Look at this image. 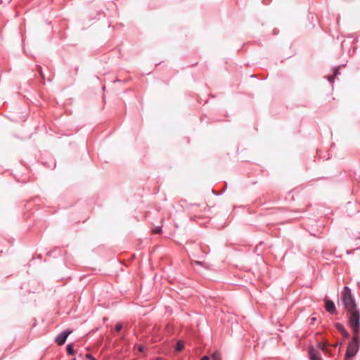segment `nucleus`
Returning a JSON list of instances; mask_svg holds the SVG:
<instances>
[{"label":"nucleus","instance_id":"1","mask_svg":"<svg viewBox=\"0 0 360 360\" xmlns=\"http://www.w3.org/2000/svg\"><path fill=\"white\" fill-rule=\"evenodd\" d=\"M341 300L347 311L349 324H352L353 321L360 323V312L356 309V304L350 289L347 286L343 288Z\"/></svg>","mask_w":360,"mask_h":360},{"label":"nucleus","instance_id":"2","mask_svg":"<svg viewBox=\"0 0 360 360\" xmlns=\"http://www.w3.org/2000/svg\"><path fill=\"white\" fill-rule=\"evenodd\" d=\"M349 326L352 330L353 337L348 344L345 360L353 358L359 351L360 346V323H357V321H353V323L349 324Z\"/></svg>","mask_w":360,"mask_h":360},{"label":"nucleus","instance_id":"3","mask_svg":"<svg viewBox=\"0 0 360 360\" xmlns=\"http://www.w3.org/2000/svg\"><path fill=\"white\" fill-rule=\"evenodd\" d=\"M72 333L71 330H66V331H64L61 333H60L59 335H57V337L56 338V342L58 345H63L65 344V341H66V339L68 337V335Z\"/></svg>","mask_w":360,"mask_h":360},{"label":"nucleus","instance_id":"4","mask_svg":"<svg viewBox=\"0 0 360 360\" xmlns=\"http://www.w3.org/2000/svg\"><path fill=\"white\" fill-rule=\"evenodd\" d=\"M325 307L326 311L330 314H334L336 311L334 302L329 300L326 301Z\"/></svg>","mask_w":360,"mask_h":360},{"label":"nucleus","instance_id":"5","mask_svg":"<svg viewBox=\"0 0 360 360\" xmlns=\"http://www.w3.org/2000/svg\"><path fill=\"white\" fill-rule=\"evenodd\" d=\"M309 356L311 360H321L319 352L314 348L310 349Z\"/></svg>","mask_w":360,"mask_h":360},{"label":"nucleus","instance_id":"6","mask_svg":"<svg viewBox=\"0 0 360 360\" xmlns=\"http://www.w3.org/2000/svg\"><path fill=\"white\" fill-rule=\"evenodd\" d=\"M336 328L341 333V334L342 335V336L344 338H348L349 336V333L347 332V330L345 329V328L343 327V326H342L341 324L340 323H337L336 325Z\"/></svg>","mask_w":360,"mask_h":360},{"label":"nucleus","instance_id":"7","mask_svg":"<svg viewBox=\"0 0 360 360\" xmlns=\"http://www.w3.org/2000/svg\"><path fill=\"white\" fill-rule=\"evenodd\" d=\"M184 342L181 340H179L176 345L175 349L177 352H180L184 349Z\"/></svg>","mask_w":360,"mask_h":360},{"label":"nucleus","instance_id":"8","mask_svg":"<svg viewBox=\"0 0 360 360\" xmlns=\"http://www.w3.org/2000/svg\"><path fill=\"white\" fill-rule=\"evenodd\" d=\"M318 347L326 354L330 353V351L326 347V345L323 343H319Z\"/></svg>","mask_w":360,"mask_h":360},{"label":"nucleus","instance_id":"9","mask_svg":"<svg viewBox=\"0 0 360 360\" xmlns=\"http://www.w3.org/2000/svg\"><path fill=\"white\" fill-rule=\"evenodd\" d=\"M67 352L69 354H75V351L73 349L72 345H71V344L68 345V346H67Z\"/></svg>","mask_w":360,"mask_h":360},{"label":"nucleus","instance_id":"10","mask_svg":"<svg viewBox=\"0 0 360 360\" xmlns=\"http://www.w3.org/2000/svg\"><path fill=\"white\" fill-rule=\"evenodd\" d=\"M212 358L213 360H221L220 354L218 352H214L212 354Z\"/></svg>","mask_w":360,"mask_h":360},{"label":"nucleus","instance_id":"11","mask_svg":"<svg viewBox=\"0 0 360 360\" xmlns=\"http://www.w3.org/2000/svg\"><path fill=\"white\" fill-rule=\"evenodd\" d=\"M161 232V228L160 227H158V228H155L154 229L153 231H152V233H160Z\"/></svg>","mask_w":360,"mask_h":360},{"label":"nucleus","instance_id":"12","mask_svg":"<svg viewBox=\"0 0 360 360\" xmlns=\"http://www.w3.org/2000/svg\"><path fill=\"white\" fill-rule=\"evenodd\" d=\"M122 328V325L121 323H117L115 326V330H116L117 332L120 331Z\"/></svg>","mask_w":360,"mask_h":360},{"label":"nucleus","instance_id":"13","mask_svg":"<svg viewBox=\"0 0 360 360\" xmlns=\"http://www.w3.org/2000/svg\"><path fill=\"white\" fill-rule=\"evenodd\" d=\"M86 358L89 359V360H93L95 358L90 354H86Z\"/></svg>","mask_w":360,"mask_h":360},{"label":"nucleus","instance_id":"14","mask_svg":"<svg viewBox=\"0 0 360 360\" xmlns=\"http://www.w3.org/2000/svg\"><path fill=\"white\" fill-rule=\"evenodd\" d=\"M200 360H209V357L207 356H205Z\"/></svg>","mask_w":360,"mask_h":360},{"label":"nucleus","instance_id":"15","mask_svg":"<svg viewBox=\"0 0 360 360\" xmlns=\"http://www.w3.org/2000/svg\"><path fill=\"white\" fill-rule=\"evenodd\" d=\"M194 263L196 264H202V262L199 261H195Z\"/></svg>","mask_w":360,"mask_h":360},{"label":"nucleus","instance_id":"16","mask_svg":"<svg viewBox=\"0 0 360 360\" xmlns=\"http://www.w3.org/2000/svg\"><path fill=\"white\" fill-rule=\"evenodd\" d=\"M142 349H142V347H139V350H140V351H142Z\"/></svg>","mask_w":360,"mask_h":360},{"label":"nucleus","instance_id":"17","mask_svg":"<svg viewBox=\"0 0 360 360\" xmlns=\"http://www.w3.org/2000/svg\"><path fill=\"white\" fill-rule=\"evenodd\" d=\"M311 320L314 321L316 320V319L315 318H312Z\"/></svg>","mask_w":360,"mask_h":360},{"label":"nucleus","instance_id":"18","mask_svg":"<svg viewBox=\"0 0 360 360\" xmlns=\"http://www.w3.org/2000/svg\"><path fill=\"white\" fill-rule=\"evenodd\" d=\"M72 360H76L75 359H72Z\"/></svg>","mask_w":360,"mask_h":360},{"label":"nucleus","instance_id":"19","mask_svg":"<svg viewBox=\"0 0 360 360\" xmlns=\"http://www.w3.org/2000/svg\"><path fill=\"white\" fill-rule=\"evenodd\" d=\"M93 360H96V359H93Z\"/></svg>","mask_w":360,"mask_h":360}]
</instances>
